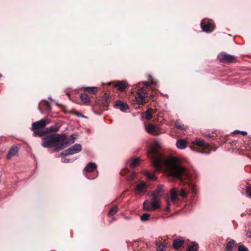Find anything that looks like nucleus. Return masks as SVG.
<instances>
[{
    "label": "nucleus",
    "mask_w": 251,
    "mask_h": 251,
    "mask_svg": "<svg viewBox=\"0 0 251 251\" xmlns=\"http://www.w3.org/2000/svg\"><path fill=\"white\" fill-rule=\"evenodd\" d=\"M236 244V242L234 240L231 239L226 244V251H232L233 248Z\"/></svg>",
    "instance_id": "obj_24"
},
{
    "label": "nucleus",
    "mask_w": 251,
    "mask_h": 251,
    "mask_svg": "<svg viewBox=\"0 0 251 251\" xmlns=\"http://www.w3.org/2000/svg\"><path fill=\"white\" fill-rule=\"evenodd\" d=\"M45 132L46 133V134L49 133L51 132H53V126H51L50 127H47L46 129H45Z\"/></svg>",
    "instance_id": "obj_38"
},
{
    "label": "nucleus",
    "mask_w": 251,
    "mask_h": 251,
    "mask_svg": "<svg viewBox=\"0 0 251 251\" xmlns=\"http://www.w3.org/2000/svg\"><path fill=\"white\" fill-rule=\"evenodd\" d=\"M141 161L139 157H137L132 160L130 164V167L132 168H135L138 165L139 162Z\"/></svg>",
    "instance_id": "obj_31"
},
{
    "label": "nucleus",
    "mask_w": 251,
    "mask_h": 251,
    "mask_svg": "<svg viewBox=\"0 0 251 251\" xmlns=\"http://www.w3.org/2000/svg\"><path fill=\"white\" fill-rule=\"evenodd\" d=\"M147 187V186L146 184L144 182L142 181L137 185L136 191L138 192L139 194H140L141 192H144Z\"/></svg>",
    "instance_id": "obj_20"
},
{
    "label": "nucleus",
    "mask_w": 251,
    "mask_h": 251,
    "mask_svg": "<svg viewBox=\"0 0 251 251\" xmlns=\"http://www.w3.org/2000/svg\"><path fill=\"white\" fill-rule=\"evenodd\" d=\"M145 129L147 132L154 135L159 134L158 130L154 125L150 124L145 126Z\"/></svg>",
    "instance_id": "obj_11"
},
{
    "label": "nucleus",
    "mask_w": 251,
    "mask_h": 251,
    "mask_svg": "<svg viewBox=\"0 0 251 251\" xmlns=\"http://www.w3.org/2000/svg\"><path fill=\"white\" fill-rule=\"evenodd\" d=\"M187 193L185 190L182 188L178 193L177 191L174 188V203L178 200V197L180 196L182 198H185L187 196Z\"/></svg>",
    "instance_id": "obj_12"
},
{
    "label": "nucleus",
    "mask_w": 251,
    "mask_h": 251,
    "mask_svg": "<svg viewBox=\"0 0 251 251\" xmlns=\"http://www.w3.org/2000/svg\"><path fill=\"white\" fill-rule=\"evenodd\" d=\"M48 124L49 122L47 120L43 119L38 122L32 123V129H43Z\"/></svg>",
    "instance_id": "obj_9"
},
{
    "label": "nucleus",
    "mask_w": 251,
    "mask_h": 251,
    "mask_svg": "<svg viewBox=\"0 0 251 251\" xmlns=\"http://www.w3.org/2000/svg\"><path fill=\"white\" fill-rule=\"evenodd\" d=\"M87 178L88 179H91V178H89V177H88V176H87Z\"/></svg>",
    "instance_id": "obj_49"
},
{
    "label": "nucleus",
    "mask_w": 251,
    "mask_h": 251,
    "mask_svg": "<svg viewBox=\"0 0 251 251\" xmlns=\"http://www.w3.org/2000/svg\"><path fill=\"white\" fill-rule=\"evenodd\" d=\"M75 159H76V158H73L72 159L66 158L64 160L62 161V162L64 163H71V162L74 161Z\"/></svg>",
    "instance_id": "obj_39"
},
{
    "label": "nucleus",
    "mask_w": 251,
    "mask_h": 251,
    "mask_svg": "<svg viewBox=\"0 0 251 251\" xmlns=\"http://www.w3.org/2000/svg\"><path fill=\"white\" fill-rule=\"evenodd\" d=\"M201 26L202 29L205 32H211L212 31L210 30L211 24L209 23H206L204 21H202L201 24Z\"/></svg>",
    "instance_id": "obj_19"
},
{
    "label": "nucleus",
    "mask_w": 251,
    "mask_h": 251,
    "mask_svg": "<svg viewBox=\"0 0 251 251\" xmlns=\"http://www.w3.org/2000/svg\"><path fill=\"white\" fill-rule=\"evenodd\" d=\"M240 133V131L239 130H235L234 132H233V133Z\"/></svg>",
    "instance_id": "obj_48"
},
{
    "label": "nucleus",
    "mask_w": 251,
    "mask_h": 251,
    "mask_svg": "<svg viewBox=\"0 0 251 251\" xmlns=\"http://www.w3.org/2000/svg\"><path fill=\"white\" fill-rule=\"evenodd\" d=\"M149 77H150L151 79V81H144L143 83L146 86H151V85H155L157 84V81L155 80L154 79L152 78L151 76V75H149Z\"/></svg>",
    "instance_id": "obj_32"
},
{
    "label": "nucleus",
    "mask_w": 251,
    "mask_h": 251,
    "mask_svg": "<svg viewBox=\"0 0 251 251\" xmlns=\"http://www.w3.org/2000/svg\"><path fill=\"white\" fill-rule=\"evenodd\" d=\"M80 98L84 104L87 105L90 102L88 95L85 93L80 94Z\"/></svg>",
    "instance_id": "obj_22"
},
{
    "label": "nucleus",
    "mask_w": 251,
    "mask_h": 251,
    "mask_svg": "<svg viewBox=\"0 0 251 251\" xmlns=\"http://www.w3.org/2000/svg\"><path fill=\"white\" fill-rule=\"evenodd\" d=\"M204 136L210 138H212L213 137L210 134H205V135H204Z\"/></svg>",
    "instance_id": "obj_47"
},
{
    "label": "nucleus",
    "mask_w": 251,
    "mask_h": 251,
    "mask_svg": "<svg viewBox=\"0 0 251 251\" xmlns=\"http://www.w3.org/2000/svg\"><path fill=\"white\" fill-rule=\"evenodd\" d=\"M1 77V74H0V77Z\"/></svg>",
    "instance_id": "obj_50"
},
{
    "label": "nucleus",
    "mask_w": 251,
    "mask_h": 251,
    "mask_svg": "<svg viewBox=\"0 0 251 251\" xmlns=\"http://www.w3.org/2000/svg\"><path fill=\"white\" fill-rule=\"evenodd\" d=\"M84 89L91 94H96L98 92V88L96 87H85Z\"/></svg>",
    "instance_id": "obj_25"
},
{
    "label": "nucleus",
    "mask_w": 251,
    "mask_h": 251,
    "mask_svg": "<svg viewBox=\"0 0 251 251\" xmlns=\"http://www.w3.org/2000/svg\"><path fill=\"white\" fill-rule=\"evenodd\" d=\"M247 195L251 198V187H248L246 190Z\"/></svg>",
    "instance_id": "obj_41"
},
{
    "label": "nucleus",
    "mask_w": 251,
    "mask_h": 251,
    "mask_svg": "<svg viewBox=\"0 0 251 251\" xmlns=\"http://www.w3.org/2000/svg\"><path fill=\"white\" fill-rule=\"evenodd\" d=\"M110 101V98L108 97H106L104 101L103 102V105L104 106H108Z\"/></svg>",
    "instance_id": "obj_40"
},
{
    "label": "nucleus",
    "mask_w": 251,
    "mask_h": 251,
    "mask_svg": "<svg viewBox=\"0 0 251 251\" xmlns=\"http://www.w3.org/2000/svg\"><path fill=\"white\" fill-rule=\"evenodd\" d=\"M175 126L178 129L185 130L187 129V126L184 125L180 120H176L175 123Z\"/></svg>",
    "instance_id": "obj_21"
},
{
    "label": "nucleus",
    "mask_w": 251,
    "mask_h": 251,
    "mask_svg": "<svg viewBox=\"0 0 251 251\" xmlns=\"http://www.w3.org/2000/svg\"><path fill=\"white\" fill-rule=\"evenodd\" d=\"M150 216V214H149L148 213H144L141 216V220L143 222L147 221L149 219Z\"/></svg>",
    "instance_id": "obj_34"
},
{
    "label": "nucleus",
    "mask_w": 251,
    "mask_h": 251,
    "mask_svg": "<svg viewBox=\"0 0 251 251\" xmlns=\"http://www.w3.org/2000/svg\"><path fill=\"white\" fill-rule=\"evenodd\" d=\"M160 200L152 199L151 201H146L143 203L144 209L147 211H153L160 207Z\"/></svg>",
    "instance_id": "obj_4"
},
{
    "label": "nucleus",
    "mask_w": 251,
    "mask_h": 251,
    "mask_svg": "<svg viewBox=\"0 0 251 251\" xmlns=\"http://www.w3.org/2000/svg\"><path fill=\"white\" fill-rule=\"evenodd\" d=\"M53 132H56L58 131L59 129V126H53Z\"/></svg>",
    "instance_id": "obj_44"
},
{
    "label": "nucleus",
    "mask_w": 251,
    "mask_h": 251,
    "mask_svg": "<svg viewBox=\"0 0 251 251\" xmlns=\"http://www.w3.org/2000/svg\"><path fill=\"white\" fill-rule=\"evenodd\" d=\"M82 150V147L79 144H75L67 150L62 151L60 153L61 156H66L69 155H72L80 152Z\"/></svg>",
    "instance_id": "obj_5"
},
{
    "label": "nucleus",
    "mask_w": 251,
    "mask_h": 251,
    "mask_svg": "<svg viewBox=\"0 0 251 251\" xmlns=\"http://www.w3.org/2000/svg\"><path fill=\"white\" fill-rule=\"evenodd\" d=\"M33 130V135L34 136H39L42 137L46 133L45 132V129H32Z\"/></svg>",
    "instance_id": "obj_23"
},
{
    "label": "nucleus",
    "mask_w": 251,
    "mask_h": 251,
    "mask_svg": "<svg viewBox=\"0 0 251 251\" xmlns=\"http://www.w3.org/2000/svg\"><path fill=\"white\" fill-rule=\"evenodd\" d=\"M75 115L78 117H82V118H87L86 116H85L84 115H82L81 113H79L78 112L75 113Z\"/></svg>",
    "instance_id": "obj_42"
},
{
    "label": "nucleus",
    "mask_w": 251,
    "mask_h": 251,
    "mask_svg": "<svg viewBox=\"0 0 251 251\" xmlns=\"http://www.w3.org/2000/svg\"><path fill=\"white\" fill-rule=\"evenodd\" d=\"M118 210V207L117 205L112 206L108 213V216L110 217L115 215Z\"/></svg>",
    "instance_id": "obj_28"
},
{
    "label": "nucleus",
    "mask_w": 251,
    "mask_h": 251,
    "mask_svg": "<svg viewBox=\"0 0 251 251\" xmlns=\"http://www.w3.org/2000/svg\"><path fill=\"white\" fill-rule=\"evenodd\" d=\"M199 249V245L198 243L193 242L190 245L186 251H198Z\"/></svg>",
    "instance_id": "obj_29"
},
{
    "label": "nucleus",
    "mask_w": 251,
    "mask_h": 251,
    "mask_svg": "<svg viewBox=\"0 0 251 251\" xmlns=\"http://www.w3.org/2000/svg\"><path fill=\"white\" fill-rule=\"evenodd\" d=\"M71 137L72 139V143H74L75 139L76 138L77 135L76 134H72V135H71Z\"/></svg>",
    "instance_id": "obj_43"
},
{
    "label": "nucleus",
    "mask_w": 251,
    "mask_h": 251,
    "mask_svg": "<svg viewBox=\"0 0 251 251\" xmlns=\"http://www.w3.org/2000/svg\"><path fill=\"white\" fill-rule=\"evenodd\" d=\"M238 251H249L248 249L244 245H240L238 247Z\"/></svg>",
    "instance_id": "obj_36"
},
{
    "label": "nucleus",
    "mask_w": 251,
    "mask_h": 251,
    "mask_svg": "<svg viewBox=\"0 0 251 251\" xmlns=\"http://www.w3.org/2000/svg\"><path fill=\"white\" fill-rule=\"evenodd\" d=\"M152 108H148L145 113L144 118L147 120H150L152 117Z\"/></svg>",
    "instance_id": "obj_27"
},
{
    "label": "nucleus",
    "mask_w": 251,
    "mask_h": 251,
    "mask_svg": "<svg viewBox=\"0 0 251 251\" xmlns=\"http://www.w3.org/2000/svg\"><path fill=\"white\" fill-rule=\"evenodd\" d=\"M115 107L124 112H126L129 108L128 105L126 102L119 100L116 101Z\"/></svg>",
    "instance_id": "obj_10"
},
{
    "label": "nucleus",
    "mask_w": 251,
    "mask_h": 251,
    "mask_svg": "<svg viewBox=\"0 0 251 251\" xmlns=\"http://www.w3.org/2000/svg\"><path fill=\"white\" fill-rule=\"evenodd\" d=\"M246 236L248 237H251V231H248L246 233Z\"/></svg>",
    "instance_id": "obj_45"
},
{
    "label": "nucleus",
    "mask_w": 251,
    "mask_h": 251,
    "mask_svg": "<svg viewBox=\"0 0 251 251\" xmlns=\"http://www.w3.org/2000/svg\"><path fill=\"white\" fill-rule=\"evenodd\" d=\"M198 176V172L194 169H188L181 164V160L174 156V181L177 180L183 185L187 184L194 187V181Z\"/></svg>",
    "instance_id": "obj_2"
},
{
    "label": "nucleus",
    "mask_w": 251,
    "mask_h": 251,
    "mask_svg": "<svg viewBox=\"0 0 251 251\" xmlns=\"http://www.w3.org/2000/svg\"><path fill=\"white\" fill-rule=\"evenodd\" d=\"M43 105L46 110L50 111L51 110V106L50 103L47 100H43Z\"/></svg>",
    "instance_id": "obj_33"
},
{
    "label": "nucleus",
    "mask_w": 251,
    "mask_h": 251,
    "mask_svg": "<svg viewBox=\"0 0 251 251\" xmlns=\"http://www.w3.org/2000/svg\"><path fill=\"white\" fill-rule=\"evenodd\" d=\"M165 199L167 203V207L166 210L170 211V206H171V202L173 201V188H172L170 190V198L169 197L168 195H167L165 197Z\"/></svg>",
    "instance_id": "obj_16"
},
{
    "label": "nucleus",
    "mask_w": 251,
    "mask_h": 251,
    "mask_svg": "<svg viewBox=\"0 0 251 251\" xmlns=\"http://www.w3.org/2000/svg\"><path fill=\"white\" fill-rule=\"evenodd\" d=\"M42 145L44 148L54 147L53 151L58 152L65 148L69 143V139L65 134L54 133L42 138Z\"/></svg>",
    "instance_id": "obj_3"
},
{
    "label": "nucleus",
    "mask_w": 251,
    "mask_h": 251,
    "mask_svg": "<svg viewBox=\"0 0 251 251\" xmlns=\"http://www.w3.org/2000/svg\"><path fill=\"white\" fill-rule=\"evenodd\" d=\"M19 151L18 147L16 145H13L9 149L8 152L7 154V158L8 159H10L13 156L17 154Z\"/></svg>",
    "instance_id": "obj_14"
},
{
    "label": "nucleus",
    "mask_w": 251,
    "mask_h": 251,
    "mask_svg": "<svg viewBox=\"0 0 251 251\" xmlns=\"http://www.w3.org/2000/svg\"><path fill=\"white\" fill-rule=\"evenodd\" d=\"M163 185H158L155 190L149 192L148 195L151 197L152 199H156L160 201L161 197L163 195Z\"/></svg>",
    "instance_id": "obj_7"
},
{
    "label": "nucleus",
    "mask_w": 251,
    "mask_h": 251,
    "mask_svg": "<svg viewBox=\"0 0 251 251\" xmlns=\"http://www.w3.org/2000/svg\"><path fill=\"white\" fill-rule=\"evenodd\" d=\"M114 86L119 91H123L128 86L127 83L125 81H118L114 84Z\"/></svg>",
    "instance_id": "obj_13"
},
{
    "label": "nucleus",
    "mask_w": 251,
    "mask_h": 251,
    "mask_svg": "<svg viewBox=\"0 0 251 251\" xmlns=\"http://www.w3.org/2000/svg\"><path fill=\"white\" fill-rule=\"evenodd\" d=\"M97 164L95 163L90 162L87 164L84 169V172L87 173H91L94 171L97 168Z\"/></svg>",
    "instance_id": "obj_15"
},
{
    "label": "nucleus",
    "mask_w": 251,
    "mask_h": 251,
    "mask_svg": "<svg viewBox=\"0 0 251 251\" xmlns=\"http://www.w3.org/2000/svg\"><path fill=\"white\" fill-rule=\"evenodd\" d=\"M143 174L147 177L149 180L155 179V177L153 173H151L149 171L145 170L143 171Z\"/></svg>",
    "instance_id": "obj_26"
},
{
    "label": "nucleus",
    "mask_w": 251,
    "mask_h": 251,
    "mask_svg": "<svg viewBox=\"0 0 251 251\" xmlns=\"http://www.w3.org/2000/svg\"><path fill=\"white\" fill-rule=\"evenodd\" d=\"M190 148H191V150L195 151H196L197 152L202 153H208L207 152H206L205 151H201L199 149H195L194 147L191 146Z\"/></svg>",
    "instance_id": "obj_37"
},
{
    "label": "nucleus",
    "mask_w": 251,
    "mask_h": 251,
    "mask_svg": "<svg viewBox=\"0 0 251 251\" xmlns=\"http://www.w3.org/2000/svg\"><path fill=\"white\" fill-rule=\"evenodd\" d=\"M166 246L162 244H159L157 246L156 250L157 251H165Z\"/></svg>",
    "instance_id": "obj_35"
},
{
    "label": "nucleus",
    "mask_w": 251,
    "mask_h": 251,
    "mask_svg": "<svg viewBox=\"0 0 251 251\" xmlns=\"http://www.w3.org/2000/svg\"><path fill=\"white\" fill-rule=\"evenodd\" d=\"M148 97L147 92L141 88L138 90L135 97L136 101L138 104H142L145 99Z\"/></svg>",
    "instance_id": "obj_8"
},
{
    "label": "nucleus",
    "mask_w": 251,
    "mask_h": 251,
    "mask_svg": "<svg viewBox=\"0 0 251 251\" xmlns=\"http://www.w3.org/2000/svg\"><path fill=\"white\" fill-rule=\"evenodd\" d=\"M161 144L155 141L152 147L149 151L148 156L151 160L152 166L157 171L163 170L168 175L173 176V157H165L161 152Z\"/></svg>",
    "instance_id": "obj_1"
},
{
    "label": "nucleus",
    "mask_w": 251,
    "mask_h": 251,
    "mask_svg": "<svg viewBox=\"0 0 251 251\" xmlns=\"http://www.w3.org/2000/svg\"><path fill=\"white\" fill-rule=\"evenodd\" d=\"M184 244V241L182 238L174 239V249H178Z\"/></svg>",
    "instance_id": "obj_17"
},
{
    "label": "nucleus",
    "mask_w": 251,
    "mask_h": 251,
    "mask_svg": "<svg viewBox=\"0 0 251 251\" xmlns=\"http://www.w3.org/2000/svg\"><path fill=\"white\" fill-rule=\"evenodd\" d=\"M193 143L199 147H206L207 146V145L204 142V141L201 140L199 139H196L195 141H193Z\"/></svg>",
    "instance_id": "obj_30"
},
{
    "label": "nucleus",
    "mask_w": 251,
    "mask_h": 251,
    "mask_svg": "<svg viewBox=\"0 0 251 251\" xmlns=\"http://www.w3.org/2000/svg\"><path fill=\"white\" fill-rule=\"evenodd\" d=\"M187 142L184 139H179L176 142V146L179 149L183 150L186 147Z\"/></svg>",
    "instance_id": "obj_18"
},
{
    "label": "nucleus",
    "mask_w": 251,
    "mask_h": 251,
    "mask_svg": "<svg viewBox=\"0 0 251 251\" xmlns=\"http://www.w3.org/2000/svg\"><path fill=\"white\" fill-rule=\"evenodd\" d=\"M240 133L244 136L246 135L247 134V132L245 131H240Z\"/></svg>",
    "instance_id": "obj_46"
},
{
    "label": "nucleus",
    "mask_w": 251,
    "mask_h": 251,
    "mask_svg": "<svg viewBox=\"0 0 251 251\" xmlns=\"http://www.w3.org/2000/svg\"><path fill=\"white\" fill-rule=\"evenodd\" d=\"M218 58L221 62L230 64L236 61V57L232 55L229 54L226 52H221L218 55Z\"/></svg>",
    "instance_id": "obj_6"
}]
</instances>
